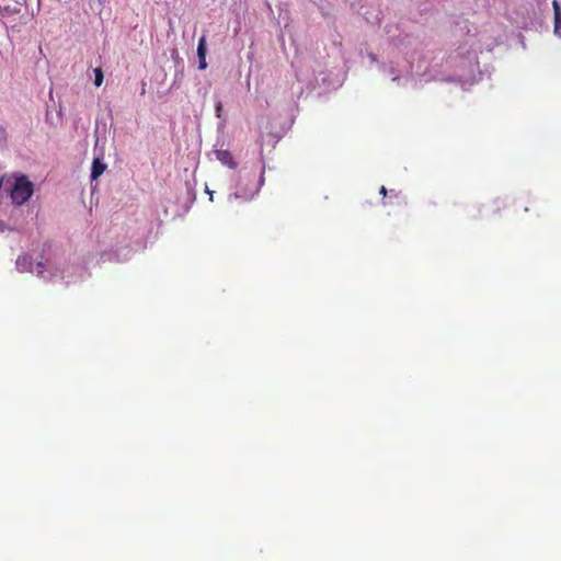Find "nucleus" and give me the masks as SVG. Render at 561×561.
I'll return each mask as SVG.
<instances>
[{"mask_svg": "<svg viewBox=\"0 0 561 561\" xmlns=\"http://www.w3.org/2000/svg\"><path fill=\"white\" fill-rule=\"evenodd\" d=\"M50 245H44L39 255L33 256L30 253H23L18 256L15 266L20 273H35L39 278L45 280L62 279L67 283L72 280L71 275L61 267L60 260L51 259L48 250Z\"/></svg>", "mask_w": 561, "mask_h": 561, "instance_id": "obj_1", "label": "nucleus"}, {"mask_svg": "<svg viewBox=\"0 0 561 561\" xmlns=\"http://www.w3.org/2000/svg\"><path fill=\"white\" fill-rule=\"evenodd\" d=\"M4 191L10 195L12 204L24 205L34 193V184L27 175L13 173L4 176Z\"/></svg>", "mask_w": 561, "mask_h": 561, "instance_id": "obj_2", "label": "nucleus"}, {"mask_svg": "<svg viewBox=\"0 0 561 561\" xmlns=\"http://www.w3.org/2000/svg\"><path fill=\"white\" fill-rule=\"evenodd\" d=\"M263 182L264 179L262 175L260 180L255 182V173L253 172L240 174L239 181L236 185V191L229 194L228 201L231 202L232 199H252L259 193Z\"/></svg>", "mask_w": 561, "mask_h": 561, "instance_id": "obj_3", "label": "nucleus"}, {"mask_svg": "<svg viewBox=\"0 0 561 561\" xmlns=\"http://www.w3.org/2000/svg\"><path fill=\"white\" fill-rule=\"evenodd\" d=\"M459 69L457 79L462 83H473L481 77L477 61V50H467V56L461 57V60L456 65Z\"/></svg>", "mask_w": 561, "mask_h": 561, "instance_id": "obj_4", "label": "nucleus"}, {"mask_svg": "<svg viewBox=\"0 0 561 561\" xmlns=\"http://www.w3.org/2000/svg\"><path fill=\"white\" fill-rule=\"evenodd\" d=\"M379 67H380L381 72L385 76L391 77V80L393 82L400 83V81H402L401 84L403 87H407L408 83L411 81L410 77L408 76V73H409L408 65H405V64L402 66H399V65H396L393 61H391L388 66L385 64H381Z\"/></svg>", "mask_w": 561, "mask_h": 561, "instance_id": "obj_5", "label": "nucleus"}, {"mask_svg": "<svg viewBox=\"0 0 561 561\" xmlns=\"http://www.w3.org/2000/svg\"><path fill=\"white\" fill-rule=\"evenodd\" d=\"M105 169L106 164L103 162V160L100 157L94 158L91 168V179H98L100 175L103 174Z\"/></svg>", "mask_w": 561, "mask_h": 561, "instance_id": "obj_6", "label": "nucleus"}, {"mask_svg": "<svg viewBox=\"0 0 561 561\" xmlns=\"http://www.w3.org/2000/svg\"><path fill=\"white\" fill-rule=\"evenodd\" d=\"M216 158L219 160L222 164L233 169L236 168V163L233 161L232 154L228 150H217L216 151Z\"/></svg>", "mask_w": 561, "mask_h": 561, "instance_id": "obj_7", "label": "nucleus"}, {"mask_svg": "<svg viewBox=\"0 0 561 561\" xmlns=\"http://www.w3.org/2000/svg\"><path fill=\"white\" fill-rule=\"evenodd\" d=\"M553 11H554V34L561 37V3L557 0L552 2Z\"/></svg>", "mask_w": 561, "mask_h": 561, "instance_id": "obj_8", "label": "nucleus"}, {"mask_svg": "<svg viewBox=\"0 0 561 561\" xmlns=\"http://www.w3.org/2000/svg\"><path fill=\"white\" fill-rule=\"evenodd\" d=\"M206 51H207V48H206V37L202 36L199 38L198 45H197V57L198 58L206 57Z\"/></svg>", "mask_w": 561, "mask_h": 561, "instance_id": "obj_9", "label": "nucleus"}, {"mask_svg": "<svg viewBox=\"0 0 561 561\" xmlns=\"http://www.w3.org/2000/svg\"><path fill=\"white\" fill-rule=\"evenodd\" d=\"M103 82V72H102V69L101 68H95L94 69V84L96 87H100Z\"/></svg>", "mask_w": 561, "mask_h": 561, "instance_id": "obj_10", "label": "nucleus"}, {"mask_svg": "<svg viewBox=\"0 0 561 561\" xmlns=\"http://www.w3.org/2000/svg\"><path fill=\"white\" fill-rule=\"evenodd\" d=\"M115 254L118 261H126L129 259L130 250H128L126 253L123 252L121 249L115 250Z\"/></svg>", "mask_w": 561, "mask_h": 561, "instance_id": "obj_11", "label": "nucleus"}, {"mask_svg": "<svg viewBox=\"0 0 561 561\" xmlns=\"http://www.w3.org/2000/svg\"><path fill=\"white\" fill-rule=\"evenodd\" d=\"M215 112H216V116L218 118H220L221 117V112H222V103L219 100L215 104Z\"/></svg>", "mask_w": 561, "mask_h": 561, "instance_id": "obj_12", "label": "nucleus"}, {"mask_svg": "<svg viewBox=\"0 0 561 561\" xmlns=\"http://www.w3.org/2000/svg\"><path fill=\"white\" fill-rule=\"evenodd\" d=\"M198 68L204 70L207 68L206 57L198 58Z\"/></svg>", "mask_w": 561, "mask_h": 561, "instance_id": "obj_13", "label": "nucleus"}, {"mask_svg": "<svg viewBox=\"0 0 561 561\" xmlns=\"http://www.w3.org/2000/svg\"><path fill=\"white\" fill-rule=\"evenodd\" d=\"M368 58L370 59L371 62H378L377 56L373 53L368 54Z\"/></svg>", "mask_w": 561, "mask_h": 561, "instance_id": "obj_14", "label": "nucleus"}, {"mask_svg": "<svg viewBox=\"0 0 561 561\" xmlns=\"http://www.w3.org/2000/svg\"><path fill=\"white\" fill-rule=\"evenodd\" d=\"M380 194H382L383 196H386V194H387V190H386V187H385V186H381V188H380Z\"/></svg>", "mask_w": 561, "mask_h": 561, "instance_id": "obj_15", "label": "nucleus"}, {"mask_svg": "<svg viewBox=\"0 0 561 561\" xmlns=\"http://www.w3.org/2000/svg\"><path fill=\"white\" fill-rule=\"evenodd\" d=\"M206 192L210 195V199H213V192L206 188Z\"/></svg>", "mask_w": 561, "mask_h": 561, "instance_id": "obj_16", "label": "nucleus"}, {"mask_svg": "<svg viewBox=\"0 0 561 561\" xmlns=\"http://www.w3.org/2000/svg\"><path fill=\"white\" fill-rule=\"evenodd\" d=\"M321 80H322V83H323V84H325V83H327V78H325V77H322V78H321Z\"/></svg>", "mask_w": 561, "mask_h": 561, "instance_id": "obj_17", "label": "nucleus"}]
</instances>
